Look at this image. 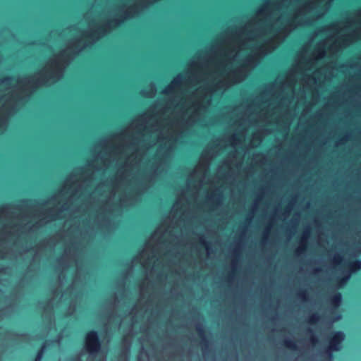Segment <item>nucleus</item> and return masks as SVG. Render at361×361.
Segmentation results:
<instances>
[{
    "instance_id": "9d476101",
    "label": "nucleus",
    "mask_w": 361,
    "mask_h": 361,
    "mask_svg": "<svg viewBox=\"0 0 361 361\" xmlns=\"http://www.w3.org/2000/svg\"><path fill=\"white\" fill-rule=\"evenodd\" d=\"M64 56V52H61L57 56V60L54 61V65L57 70L61 71V61H63L61 56Z\"/></svg>"
},
{
    "instance_id": "6ab92c4d",
    "label": "nucleus",
    "mask_w": 361,
    "mask_h": 361,
    "mask_svg": "<svg viewBox=\"0 0 361 361\" xmlns=\"http://www.w3.org/2000/svg\"><path fill=\"white\" fill-rule=\"evenodd\" d=\"M307 331L308 333H312V329H308L307 330Z\"/></svg>"
},
{
    "instance_id": "f8f14e48",
    "label": "nucleus",
    "mask_w": 361,
    "mask_h": 361,
    "mask_svg": "<svg viewBox=\"0 0 361 361\" xmlns=\"http://www.w3.org/2000/svg\"><path fill=\"white\" fill-rule=\"evenodd\" d=\"M123 22H124L123 20H118V19L114 18V19H112V20H111L109 21V25H112L113 27H117V26L121 25V23H123Z\"/></svg>"
},
{
    "instance_id": "39448f33",
    "label": "nucleus",
    "mask_w": 361,
    "mask_h": 361,
    "mask_svg": "<svg viewBox=\"0 0 361 361\" xmlns=\"http://www.w3.org/2000/svg\"><path fill=\"white\" fill-rule=\"evenodd\" d=\"M310 229H307L303 232V237L300 240V247L295 250V253H302L306 250V239L310 236Z\"/></svg>"
},
{
    "instance_id": "aec40b11",
    "label": "nucleus",
    "mask_w": 361,
    "mask_h": 361,
    "mask_svg": "<svg viewBox=\"0 0 361 361\" xmlns=\"http://www.w3.org/2000/svg\"><path fill=\"white\" fill-rule=\"evenodd\" d=\"M174 84H175V85H178V80H175V81H174Z\"/></svg>"
},
{
    "instance_id": "f03ea898",
    "label": "nucleus",
    "mask_w": 361,
    "mask_h": 361,
    "mask_svg": "<svg viewBox=\"0 0 361 361\" xmlns=\"http://www.w3.org/2000/svg\"><path fill=\"white\" fill-rule=\"evenodd\" d=\"M102 343L98 332L95 330L87 331L85 336V349L90 355H96L101 350Z\"/></svg>"
},
{
    "instance_id": "20e7f679",
    "label": "nucleus",
    "mask_w": 361,
    "mask_h": 361,
    "mask_svg": "<svg viewBox=\"0 0 361 361\" xmlns=\"http://www.w3.org/2000/svg\"><path fill=\"white\" fill-rule=\"evenodd\" d=\"M341 301L342 295L340 292L338 291L333 292L329 298V302L330 305L334 309H336L339 307Z\"/></svg>"
},
{
    "instance_id": "9b49d317",
    "label": "nucleus",
    "mask_w": 361,
    "mask_h": 361,
    "mask_svg": "<svg viewBox=\"0 0 361 361\" xmlns=\"http://www.w3.org/2000/svg\"><path fill=\"white\" fill-rule=\"evenodd\" d=\"M45 348V345L43 344L39 349L37 350L35 356V361H39L43 355L44 353V349Z\"/></svg>"
},
{
    "instance_id": "1a4fd4ad",
    "label": "nucleus",
    "mask_w": 361,
    "mask_h": 361,
    "mask_svg": "<svg viewBox=\"0 0 361 361\" xmlns=\"http://www.w3.org/2000/svg\"><path fill=\"white\" fill-rule=\"evenodd\" d=\"M320 319V316L318 313L314 312L313 313L308 319L307 322L313 324H316L317 322H319Z\"/></svg>"
},
{
    "instance_id": "7ed1b4c3",
    "label": "nucleus",
    "mask_w": 361,
    "mask_h": 361,
    "mask_svg": "<svg viewBox=\"0 0 361 361\" xmlns=\"http://www.w3.org/2000/svg\"><path fill=\"white\" fill-rule=\"evenodd\" d=\"M347 268L348 274L341 278L337 279V282L339 286H343L347 283L350 279L351 273L361 269V260L356 259L355 260L350 261L347 264Z\"/></svg>"
},
{
    "instance_id": "f257e3e1",
    "label": "nucleus",
    "mask_w": 361,
    "mask_h": 361,
    "mask_svg": "<svg viewBox=\"0 0 361 361\" xmlns=\"http://www.w3.org/2000/svg\"><path fill=\"white\" fill-rule=\"evenodd\" d=\"M345 337V335L342 331H335L331 333L328 338L329 345L324 350V353L328 356L329 359L325 361H331L333 357L332 353L341 350V344Z\"/></svg>"
},
{
    "instance_id": "ddd939ff",
    "label": "nucleus",
    "mask_w": 361,
    "mask_h": 361,
    "mask_svg": "<svg viewBox=\"0 0 361 361\" xmlns=\"http://www.w3.org/2000/svg\"><path fill=\"white\" fill-rule=\"evenodd\" d=\"M298 298H300L302 300H307V292H306V290H300L298 292Z\"/></svg>"
},
{
    "instance_id": "0eeeda50",
    "label": "nucleus",
    "mask_w": 361,
    "mask_h": 361,
    "mask_svg": "<svg viewBox=\"0 0 361 361\" xmlns=\"http://www.w3.org/2000/svg\"><path fill=\"white\" fill-rule=\"evenodd\" d=\"M283 345L290 350H297V345L295 342L290 339H285L283 341Z\"/></svg>"
},
{
    "instance_id": "dca6fc26",
    "label": "nucleus",
    "mask_w": 361,
    "mask_h": 361,
    "mask_svg": "<svg viewBox=\"0 0 361 361\" xmlns=\"http://www.w3.org/2000/svg\"><path fill=\"white\" fill-rule=\"evenodd\" d=\"M310 340L312 344H315L318 342V339L315 336H312Z\"/></svg>"
},
{
    "instance_id": "2eb2a0df",
    "label": "nucleus",
    "mask_w": 361,
    "mask_h": 361,
    "mask_svg": "<svg viewBox=\"0 0 361 361\" xmlns=\"http://www.w3.org/2000/svg\"><path fill=\"white\" fill-rule=\"evenodd\" d=\"M341 261H342V257L340 255L335 257L334 262L336 264H340L341 262Z\"/></svg>"
},
{
    "instance_id": "412c9836",
    "label": "nucleus",
    "mask_w": 361,
    "mask_h": 361,
    "mask_svg": "<svg viewBox=\"0 0 361 361\" xmlns=\"http://www.w3.org/2000/svg\"><path fill=\"white\" fill-rule=\"evenodd\" d=\"M54 73H51V78H54Z\"/></svg>"
},
{
    "instance_id": "6e6552de",
    "label": "nucleus",
    "mask_w": 361,
    "mask_h": 361,
    "mask_svg": "<svg viewBox=\"0 0 361 361\" xmlns=\"http://www.w3.org/2000/svg\"><path fill=\"white\" fill-rule=\"evenodd\" d=\"M105 30L104 27H100L97 30L92 32L90 35H88L87 37L91 39H94L97 35H99L100 34H103Z\"/></svg>"
},
{
    "instance_id": "a211bd4d",
    "label": "nucleus",
    "mask_w": 361,
    "mask_h": 361,
    "mask_svg": "<svg viewBox=\"0 0 361 361\" xmlns=\"http://www.w3.org/2000/svg\"><path fill=\"white\" fill-rule=\"evenodd\" d=\"M8 205H4L0 207V212H3L4 210L8 207Z\"/></svg>"
},
{
    "instance_id": "4468645a",
    "label": "nucleus",
    "mask_w": 361,
    "mask_h": 361,
    "mask_svg": "<svg viewBox=\"0 0 361 361\" xmlns=\"http://www.w3.org/2000/svg\"><path fill=\"white\" fill-rule=\"evenodd\" d=\"M199 243L202 247H204L207 250L209 249L208 243L202 237L200 238Z\"/></svg>"
},
{
    "instance_id": "423d86ee",
    "label": "nucleus",
    "mask_w": 361,
    "mask_h": 361,
    "mask_svg": "<svg viewBox=\"0 0 361 361\" xmlns=\"http://www.w3.org/2000/svg\"><path fill=\"white\" fill-rule=\"evenodd\" d=\"M197 331L199 337L202 339V345L204 347H207L208 341L205 337V331H204V328L201 326H198L197 327Z\"/></svg>"
},
{
    "instance_id": "f3484780",
    "label": "nucleus",
    "mask_w": 361,
    "mask_h": 361,
    "mask_svg": "<svg viewBox=\"0 0 361 361\" xmlns=\"http://www.w3.org/2000/svg\"><path fill=\"white\" fill-rule=\"evenodd\" d=\"M11 79V77H5L2 79V82H7L8 80H10Z\"/></svg>"
}]
</instances>
